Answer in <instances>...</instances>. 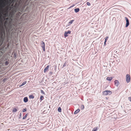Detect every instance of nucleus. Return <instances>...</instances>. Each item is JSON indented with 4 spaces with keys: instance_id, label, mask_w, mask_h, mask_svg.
<instances>
[{
    "instance_id": "obj_1",
    "label": "nucleus",
    "mask_w": 131,
    "mask_h": 131,
    "mask_svg": "<svg viewBox=\"0 0 131 131\" xmlns=\"http://www.w3.org/2000/svg\"><path fill=\"white\" fill-rule=\"evenodd\" d=\"M103 93L104 95H110L112 93V92L110 91L106 90L103 92Z\"/></svg>"
},
{
    "instance_id": "obj_2",
    "label": "nucleus",
    "mask_w": 131,
    "mask_h": 131,
    "mask_svg": "<svg viewBox=\"0 0 131 131\" xmlns=\"http://www.w3.org/2000/svg\"><path fill=\"white\" fill-rule=\"evenodd\" d=\"M126 81L127 83H129L130 82V77L129 74H126Z\"/></svg>"
},
{
    "instance_id": "obj_3",
    "label": "nucleus",
    "mask_w": 131,
    "mask_h": 131,
    "mask_svg": "<svg viewBox=\"0 0 131 131\" xmlns=\"http://www.w3.org/2000/svg\"><path fill=\"white\" fill-rule=\"evenodd\" d=\"M41 47L42 48V49L44 51H45V44L44 42L42 41L41 42Z\"/></svg>"
},
{
    "instance_id": "obj_4",
    "label": "nucleus",
    "mask_w": 131,
    "mask_h": 131,
    "mask_svg": "<svg viewBox=\"0 0 131 131\" xmlns=\"http://www.w3.org/2000/svg\"><path fill=\"white\" fill-rule=\"evenodd\" d=\"M125 18L126 20V25L125 26V27H127L129 26V20H128V18L126 17H125Z\"/></svg>"
},
{
    "instance_id": "obj_5",
    "label": "nucleus",
    "mask_w": 131,
    "mask_h": 131,
    "mask_svg": "<svg viewBox=\"0 0 131 131\" xmlns=\"http://www.w3.org/2000/svg\"><path fill=\"white\" fill-rule=\"evenodd\" d=\"M71 33V31H68L67 32H65L64 34V36L65 37H67L68 36V34H70Z\"/></svg>"
},
{
    "instance_id": "obj_6",
    "label": "nucleus",
    "mask_w": 131,
    "mask_h": 131,
    "mask_svg": "<svg viewBox=\"0 0 131 131\" xmlns=\"http://www.w3.org/2000/svg\"><path fill=\"white\" fill-rule=\"evenodd\" d=\"M49 67V65H48L45 68L44 70V72L45 73L48 71Z\"/></svg>"
},
{
    "instance_id": "obj_7",
    "label": "nucleus",
    "mask_w": 131,
    "mask_h": 131,
    "mask_svg": "<svg viewBox=\"0 0 131 131\" xmlns=\"http://www.w3.org/2000/svg\"><path fill=\"white\" fill-rule=\"evenodd\" d=\"M114 82L115 85L118 86L119 84V82L117 80H115L114 81Z\"/></svg>"
},
{
    "instance_id": "obj_8",
    "label": "nucleus",
    "mask_w": 131,
    "mask_h": 131,
    "mask_svg": "<svg viewBox=\"0 0 131 131\" xmlns=\"http://www.w3.org/2000/svg\"><path fill=\"white\" fill-rule=\"evenodd\" d=\"M113 77H108L106 78V79L107 80L111 81L112 80V79H113Z\"/></svg>"
},
{
    "instance_id": "obj_9",
    "label": "nucleus",
    "mask_w": 131,
    "mask_h": 131,
    "mask_svg": "<svg viewBox=\"0 0 131 131\" xmlns=\"http://www.w3.org/2000/svg\"><path fill=\"white\" fill-rule=\"evenodd\" d=\"M80 111V110L79 109H77V110H76L74 112V114H76L78 112H79Z\"/></svg>"
},
{
    "instance_id": "obj_10",
    "label": "nucleus",
    "mask_w": 131,
    "mask_h": 131,
    "mask_svg": "<svg viewBox=\"0 0 131 131\" xmlns=\"http://www.w3.org/2000/svg\"><path fill=\"white\" fill-rule=\"evenodd\" d=\"M24 102H27L28 101V98L27 97H25L24 98Z\"/></svg>"
},
{
    "instance_id": "obj_11",
    "label": "nucleus",
    "mask_w": 131,
    "mask_h": 131,
    "mask_svg": "<svg viewBox=\"0 0 131 131\" xmlns=\"http://www.w3.org/2000/svg\"><path fill=\"white\" fill-rule=\"evenodd\" d=\"M80 9L79 8H76L74 9L75 12L77 13L79 11Z\"/></svg>"
},
{
    "instance_id": "obj_12",
    "label": "nucleus",
    "mask_w": 131,
    "mask_h": 131,
    "mask_svg": "<svg viewBox=\"0 0 131 131\" xmlns=\"http://www.w3.org/2000/svg\"><path fill=\"white\" fill-rule=\"evenodd\" d=\"M5 3L4 2H3L2 3L0 4V6H1V7H3L5 5Z\"/></svg>"
},
{
    "instance_id": "obj_13",
    "label": "nucleus",
    "mask_w": 131,
    "mask_h": 131,
    "mask_svg": "<svg viewBox=\"0 0 131 131\" xmlns=\"http://www.w3.org/2000/svg\"><path fill=\"white\" fill-rule=\"evenodd\" d=\"M17 111V109L15 108H13V110H12V112H16Z\"/></svg>"
},
{
    "instance_id": "obj_14",
    "label": "nucleus",
    "mask_w": 131,
    "mask_h": 131,
    "mask_svg": "<svg viewBox=\"0 0 131 131\" xmlns=\"http://www.w3.org/2000/svg\"><path fill=\"white\" fill-rule=\"evenodd\" d=\"M97 129V127H96L94 128L93 129L92 131H96Z\"/></svg>"
},
{
    "instance_id": "obj_15",
    "label": "nucleus",
    "mask_w": 131,
    "mask_h": 131,
    "mask_svg": "<svg viewBox=\"0 0 131 131\" xmlns=\"http://www.w3.org/2000/svg\"><path fill=\"white\" fill-rule=\"evenodd\" d=\"M58 111L59 112H61V109L60 107H59L58 109Z\"/></svg>"
},
{
    "instance_id": "obj_16",
    "label": "nucleus",
    "mask_w": 131,
    "mask_h": 131,
    "mask_svg": "<svg viewBox=\"0 0 131 131\" xmlns=\"http://www.w3.org/2000/svg\"><path fill=\"white\" fill-rule=\"evenodd\" d=\"M29 97L30 98L33 99L34 98V96L33 95H31L29 96Z\"/></svg>"
},
{
    "instance_id": "obj_17",
    "label": "nucleus",
    "mask_w": 131,
    "mask_h": 131,
    "mask_svg": "<svg viewBox=\"0 0 131 131\" xmlns=\"http://www.w3.org/2000/svg\"><path fill=\"white\" fill-rule=\"evenodd\" d=\"M27 115H28V114L27 113L25 115V116H24V117H23V119H25L27 117Z\"/></svg>"
},
{
    "instance_id": "obj_18",
    "label": "nucleus",
    "mask_w": 131,
    "mask_h": 131,
    "mask_svg": "<svg viewBox=\"0 0 131 131\" xmlns=\"http://www.w3.org/2000/svg\"><path fill=\"white\" fill-rule=\"evenodd\" d=\"M26 81H25L20 86H21L26 84Z\"/></svg>"
},
{
    "instance_id": "obj_19",
    "label": "nucleus",
    "mask_w": 131,
    "mask_h": 131,
    "mask_svg": "<svg viewBox=\"0 0 131 131\" xmlns=\"http://www.w3.org/2000/svg\"><path fill=\"white\" fill-rule=\"evenodd\" d=\"M84 106L83 105H82L81 106V110H83L84 108Z\"/></svg>"
},
{
    "instance_id": "obj_20",
    "label": "nucleus",
    "mask_w": 131,
    "mask_h": 131,
    "mask_svg": "<svg viewBox=\"0 0 131 131\" xmlns=\"http://www.w3.org/2000/svg\"><path fill=\"white\" fill-rule=\"evenodd\" d=\"M74 21V20H71L69 22V23L70 24H72V23Z\"/></svg>"
},
{
    "instance_id": "obj_21",
    "label": "nucleus",
    "mask_w": 131,
    "mask_h": 131,
    "mask_svg": "<svg viewBox=\"0 0 131 131\" xmlns=\"http://www.w3.org/2000/svg\"><path fill=\"white\" fill-rule=\"evenodd\" d=\"M43 96H41L40 97V99L41 101L43 100Z\"/></svg>"
},
{
    "instance_id": "obj_22",
    "label": "nucleus",
    "mask_w": 131,
    "mask_h": 131,
    "mask_svg": "<svg viewBox=\"0 0 131 131\" xmlns=\"http://www.w3.org/2000/svg\"><path fill=\"white\" fill-rule=\"evenodd\" d=\"M108 37H106L105 39V42H106L107 41V40L108 38Z\"/></svg>"
},
{
    "instance_id": "obj_23",
    "label": "nucleus",
    "mask_w": 131,
    "mask_h": 131,
    "mask_svg": "<svg viewBox=\"0 0 131 131\" xmlns=\"http://www.w3.org/2000/svg\"><path fill=\"white\" fill-rule=\"evenodd\" d=\"M5 65H7L8 64V61H6L5 62Z\"/></svg>"
},
{
    "instance_id": "obj_24",
    "label": "nucleus",
    "mask_w": 131,
    "mask_h": 131,
    "mask_svg": "<svg viewBox=\"0 0 131 131\" xmlns=\"http://www.w3.org/2000/svg\"><path fill=\"white\" fill-rule=\"evenodd\" d=\"M86 3L87 5L88 6H90L91 5V4L89 2H87Z\"/></svg>"
},
{
    "instance_id": "obj_25",
    "label": "nucleus",
    "mask_w": 131,
    "mask_h": 131,
    "mask_svg": "<svg viewBox=\"0 0 131 131\" xmlns=\"http://www.w3.org/2000/svg\"><path fill=\"white\" fill-rule=\"evenodd\" d=\"M66 65H67V63H66V62H65V63H64V64H63V67H64L66 66Z\"/></svg>"
},
{
    "instance_id": "obj_26",
    "label": "nucleus",
    "mask_w": 131,
    "mask_h": 131,
    "mask_svg": "<svg viewBox=\"0 0 131 131\" xmlns=\"http://www.w3.org/2000/svg\"><path fill=\"white\" fill-rule=\"evenodd\" d=\"M128 99L131 102V97H128Z\"/></svg>"
},
{
    "instance_id": "obj_27",
    "label": "nucleus",
    "mask_w": 131,
    "mask_h": 131,
    "mask_svg": "<svg viewBox=\"0 0 131 131\" xmlns=\"http://www.w3.org/2000/svg\"><path fill=\"white\" fill-rule=\"evenodd\" d=\"M26 111V108L24 109L23 110V112H25Z\"/></svg>"
},
{
    "instance_id": "obj_28",
    "label": "nucleus",
    "mask_w": 131,
    "mask_h": 131,
    "mask_svg": "<svg viewBox=\"0 0 131 131\" xmlns=\"http://www.w3.org/2000/svg\"><path fill=\"white\" fill-rule=\"evenodd\" d=\"M41 93H43V94H44V92L42 90H41Z\"/></svg>"
},
{
    "instance_id": "obj_29",
    "label": "nucleus",
    "mask_w": 131,
    "mask_h": 131,
    "mask_svg": "<svg viewBox=\"0 0 131 131\" xmlns=\"http://www.w3.org/2000/svg\"><path fill=\"white\" fill-rule=\"evenodd\" d=\"M106 42H105V41L104 42V46H105L106 45Z\"/></svg>"
},
{
    "instance_id": "obj_30",
    "label": "nucleus",
    "mask_w": 131,
    "mask_h": 131,
    "mask_svg": "<svg viewBox=\"0 0 131 131\" xmlns=\"http://www.w3.org/2000/svg\"><path fill=\"white\" fill-rule=\"evenodd\" d=\"M20 116L21 117V113H20Z\"/></svg>"
},
{
    "instance_id": "obj_31",
    "label": "nucleus",
    "mask_w": 131,
    "mask_h": 131,
    "mask_svg": "<svg viewBox=\"0 0 131 131\" xmlns=\"http://www.w3.org/2000/svg\"><path fill=\"white\" fill-rule=\"evenodd\" d=\"M73 7V6H71L70 7H69V8H71V7Z\"/></svg>"
}]
</instances>
